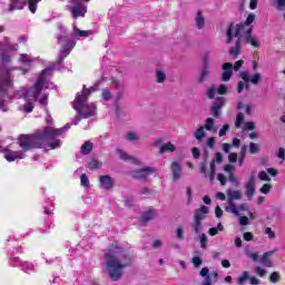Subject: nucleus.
I'll return each mask as SVG.
<instances>
[{
    "mask_svg": "<svg viewBox=\"0 0 285 285\" xmlns=\"http://www.w3.org/2000/svg\"><path fill=\"white\" fill-rule=\"evenodd\" d=\"M228 91V87L226 85H220L219 88L217 89L218 95H226Z\"/></svg>",
    "mask_w": 285,
    "mask_h": 285,
    "instance_id": "0e129e2a",
    "label": "nucleus"
},
{
    "mask_svg": "<svg viewBox=\"0 0 285 285\" xmlns=\"http://www.w3.org/2000/svg\"><path fill=\"white\" fill-rule=\"evenodd\" d=\"M209 168H210L209 180H210V181H214V179H215V174H216V165H215V161H212V163H210Z\"/></svg>",
    "mask_w": 285,
    "mask_h": 285,
    "instance_id": "49530a36",
    "label": "nucleus"
},
{
    "mask_svg": "<svg viewBox=\"0 0 285 285\" xmlns=\"http://www.w3.org/2000/svg\"><path fill=\"white\" fill-rule=\"evenodd\" d=\"M243 130H255V122L247 121L243 126Z\"/></svg>",
    "mask_w": 285,
    "mask_h": 285,
    "instance_id": "3c124183",
    "label": "nucleus"
},
{
    "mask_svg": "<svg viewBox=\"0 0 285 285\" xmlns=\"http://www.w3.org/2000/svg\"><path fill=\"white\" fill-rule=\"evenodd\" d=\"M171 173L174 181H179V179H181V165H179L177 161H174L171 164Z\"/></svg>",
    "mask_w": 285,
    "mask_h": 285,
    "instance_id": "412c9836",
    "label": "nucleus"
},
{
    "mask_svg": "<svg viewBox=\"0 0 285 285\" xmlns=\"http://www.w3.org/2000/svg\"><path fill=\"white\" fill-rule=\"evenodd\" d=\"M223 70H224L222 73L223 81H230V77H233V63L225 62L223 65Z\"/></svg>",
    "mask_w": 285,
    "mask_h": 285,
    "instance_id": "6ab92c4d",
    "label": "nucleus"
},
{
    "mask_svg": "<svg viewBox=\"0 0 285 285\" xmlns=\"http://www.w3.org/2000/svg\"><path fill=\"white\" fill-rule=\"evenodd\" d=\"M101 97H102L104 101H110V99L112 97L110 89H108V88L102 89Z\"/></svg>",
    "mask_w": 285,
    "mask_h": 285,
    "instance_id": "79ce46f5",
    "label": "nucleus"
},
{
    "mask_svg": "<svg viewBox=\"0 0 285 285\" xmlns=\"http://www.w3.org/2000/svg\"><path fill=\"white\" fill-rule=\"evenodd\" d=\"M191 155H193L194 159H199L202 153L199 151V148L194 147V148L191 149Z\"/></svg>",
    "mask_w": 285,
    "mask_h": 285,
    "instance_id": "bf43d9fd",
    "label": "nucleus"
},
{
    "mask_svg": "<svg viewBox=\"0 0 285 285\" xmlns=\"http://www.w3.org/2000/svg\"><path fill=\"white\" fill-rule=\"evenodd\" d=\"M35 62V58L28 53L20 55V63H22L23 67L20 68L22 70L23 75L26 72H30V69L32 68V63Z\"/></svg>",
    "mask_w": 285,
    "mask_h": 285,
    "instance_id": "ddd939ff",
    "label": "nucleus"
},
{
    "mask_svg": "<svg viewBox=\"0 0 285 285\" xmlns=\"http://www.w3.org/2000/svg\"><path fill=\"white\" fill-rule=\"evenodd\" d=\"M236 209L238 210V215H236V217H239L244 210H248V205L242 204L238 206V208L236 207Z\"/></svg>",
    "mask_w": 285,
    "mask_h": 285,
    "instance_id": "052dcab7",
    "label": "nucleus"
},
{
    "mask_svg": "<svg viewBox=\"0 0 285 285\" xmlns=\"http://www.w3.org/2000/svg\"><path fill=\"white\" fill-rule=\"evenodd\" d=\"M207 215L208 207L204 205L194 212V223L191 224V227L194 228L196 235H199V233H202V222H204Z\"/></svg>",
    "mask_w": 285,
    "mask_h": 285,
    "instance_id": "1a4fd4ad",
    "label": "nucleus"
},
{
    "mask_svg": "<svg viewBox=\"0 0 285 285\" xmlns=\"http://www.w3.org/2000/svg\"><path fill=\"white\" fill-rule=\"evenodd\" d=\"M274 255L275 250L264 253L261 257V264L266 268H273V261H271V257H273Z\"/></svg>",
    "mask_w": 285,
    "mask_h": 285,
    "instance_id": "a211bd4d",
    "label": "nucleus"
},
{
    "mask_svg": "<svg viewBox=\"0 0 285 285\" xmlns=\"http://www.w3.org/2000/svg\"><path fill=\"white\" fill-rule=\"evenodd\" d=\"M81 155H90L92 153V142L87 140L85 144L80 147Z\"/></svg>",
    "mask_w": 285,
    "mask_h": 285,
    "instance_id": "a878e982",
    "label": "nucleus"
},
{
    "mask_svg": "<svg viewBox=\"0 0 285 285\" xmlns=\"http://www.w3.org/2000/svg\"><path fill=\"white\" fill-rule=\"evenodd\" d=\"M215 92H216V89L214 87H209L207 90L208 99H215Z\"/></svg>",
    "mask_w": 285,
    "mask_h": 285,
    "instance_id": "13d9d810",
    "label": "nucleus"
},
{
    "mask_svg": "<svg viewBox=\"0 0 285 285\" xmlns=\"http://www.w3.org/2000/svg\"><path fill=\"white\" fill-rule=\"evenodd\" d=\"M253 233L246 232L243 234V238L245 239V242H253Z\"/></svg>",
    "mask_w": 285,
    "mask_h": 285,
    "instance_id": "338daca9",
    "label": "nucleus"
},
{
    "mask_svg": "<svg viewBox=\"0 0 285 285\" xmlns=\"http://www.w3.org/2000/svg\"><path fill=\"white\" fill-rule=\"evenodd\" d=\"M255 21V14L249 13L245 23L234 24L232 23L227 28L226 32V43H233V39H236L235 46L229 48V57L232 59H237L242 55V41L245 43H250L254 48H259V41L257 38L253 37V22Z\"/></svg>",
    "mask_w": 285,
    "mask_h": 285,
    "instance_id": "7ed1b4c3",
    "label": "nucleus"
},
{
    "mask_svg": "<svg viewBox=\"0 0 285 285\" xmlns=\"http://www.w3.org/2000/svg\"><path fill=\"white\" fill-rule=\"evenodd\" d=\"M228 130H230V125L228 124L224 125L218 132L219 137H226Z\"/></svg>",
    "mask_w": 285,
    "mask_h": 285,
    "instance_id": "a18cd8bd",
    "label": "nucleus"
},
{
    "mask_svg": "<svg viewBox=\"0 0 285 285\" xmlns=\"http://www.w3.org/2000/svg\"><path fill=\"white\" fill-rule=\"evenodd\" d=\"M130 264H132V256L120 245L112 244L105 253V265L112 282H119L124 276V268H128Z\"/></svg>",
    "mask_w": 285,
    "mask_h": 285,
    "instance_id": "20e7f679",
    "label": "nucleus"
},
{
    "mask_svg": "<svg viewBox=\"0 0 285 285\" xmlns=\"http://www.w3.org/2000/svg\"><path fill=\"white\" fill-rule=\"evenodd\" d=\"M228 180L234 185V186H239V180H237V178L235 177L234 173H230V175L228 176Z\"/></svg>",
    "mask_w": 285,
    "mask_h": 285,
    "instance_id": "864d4df0",
    "label": "nucleus"
},
{
    "mask_svg": "<svg viewBox=\"0 0 285 285\" xmlns=\"http://www.w3.org/2000/svg\"><path fill=\"white\" fill-rule=\"evenodd\" d=\"M70 126V124H66L61 128L45 127L36 134L20 135L18 137V146H20L21 150H12V153H20V155H13V161L26 159V153L33 150V148H43V146H49L51 150L61 148V139L57 137L68 132Z\"/></svg>",
    "mask_w": 285,
    "mask_h": 285,
    "instance_id": "f03ea898",
    "label": "nucleus"
},
{
    "mask_svg": "<svg viewBox=\"0 0 285 285\" xmlns=\"http://www.w3.org/2000/svg\"><path fill=\"white\" fill-rule=\"evenodd\" d=\"M13 49L14 47L12 46V43H10V40H8V38L4 39L3 43H0V58L2 63H10V61H12V58L10 57V55H8V52Z\"/></svg>",
    "mask_w": 285,
    "mask_h": 285,
    "instance_id": "9b49d317",
    "label": "nucleus"
},
{
    "mask_svg": "<svg viewBox=\"0 0 285 285\" xmlns=\"http://www.w3.org/2000/svg\"><path fill=\"white\" fill-rule=\"evenodd\" d=\"M215 144H217V140L215 139V137H210L207 139L208 148H215Z\"/></svg>",
    "mask_w": 285,
    "mask_h": 285,
    "instance_id": "680f3d73",
    "label": "nucleus"
},
{
    "mask_svg": "<svg viewBox=\"0 0 285 285\" xmlns=\"http://www.w3.org/2000/svg\"><path fill=\"white\" fill-rule=\"evenodd\" d=\"M259 150H261L259 144H257V142H250L249 144L250 155H257V153H259Z\"/></svg>",
    "mask_w": 285,
    "mask_h": 285,
    "instance_id": "4c0bfd02",
    "label": "nucleus"
},
{
    "mask_svg": "<svg viewBox=\"0 0 285 285\" xmlns=\"http://www.w3.org/2000/svg\"><path fill=\"white\" fill-rule=\"evenodd\" d=\"M239 77L245 81V83H253L254 86H257V83L262 81V73H255L250 77V72L248 70L242 71Z\"/></svg>",
    "mask_w": 285,
    "mask_h": 285,
    "instance_id": "f8f14e48",
    "label": "nucleus"
},
{
    "mask_svg": "<svg viewBox=\"0 0 285 285\" xmlns=\"http://www.w3.org/2000/svg\"><path fill=\"white\" fill-rule=\"evenodd\" d=\"M228 196V204L229 206L225 207L226 213H233V215H239V210H237V207L235 206V199H242V193L239 190H227Z\"/></svg>",
    "mask_w": 285,
    "mask_h": 285,
    "instance_id": "9d476101",
    "label": "nucleus"
},
{
    "mask_svg": "<svg viewBox=\"0 0 285 285\" xmlns=\"http://www.w3.org/2000/svg\"><path fill=\"white\" fill-rule=\"evenodd\" d=\"M153 217H155V210L154 209H148L147 212H145L140 218V223L146 225L148 224V222H150V219H153Z\"/></svg>",
    "mask_w": 285,
    "mask_h": 285,
    "instance_id": "b1692460",
    "label": "nucleus"
},
{
    "mask_svg": "<svg viewBox=\"0 0 285 285\" xmlns=\"http://www.w3.org/2000/svg\"><path fill=\"white\" fill-rule=\"evenodd\" d=\"M156 81L158 83H164L166 81V73L159 69L156 70Z\"/></svg>",
    "mask_w": 285,
    "mask_h": 285,
    "instance_id": "72a5a7b5",
    "label": "nucleus"
},
{
    "mask_svg": "<svg viewBox=\"0 0 285 285\" xmlns=\"http://www.w3.org/2000/svg\"><path fill=\"white\" fill-rule=\"evenodd\" d=\"M244 253L248 259H252V262H257V259H259V254L253 252L250 248H246Z\"/></svg>",
    "mask_w": 285,
    "mask_h": 285,
    "instance_id": "cd10ccee",
    "label": "nucleus"
},
{
    "mask_svg": "<svg viewBox=\"0 0 285 285\" xmlns=\"http://www.w3.org/2000/svg\"><path fill=\"white\" fill-rule=\"evenodd\" d=\"M228 161H229L230 164H236V163H237V154L230 153V154L228 155Z\"/></svg>",
    "mask_w": 285,
    "mask_h": 285,
    "instance_id": "69168bd1",
    "label": "nucleus"
},
{
    "mask_svg": "<svg viewBox=\"0 0 285 285\" xmlns=\"http://www.w3.org/2000/svg\"><path fill=\"white\" fill-rule=\"evenodd\" d=\"M155 173V168L153 167H146L139 170L132 171L135 179H140L141 181L148 179L149 175H153Z\"/></svg>",
    "mask_w": 285,
    "mask_h": 285,
    "instance_id": "2eb2a0df",
    "label": "nucleus"
},
{
    "mask_svg": "<svg viewBox=\"0 0 285 285\" xmlns=\"http://www.w3.org/2000/svg\"><path fill=\"white\" fill-rule=\"evenodd\" d=\"M244 115L242 112H239L236 117V121H235V128H242V124H244Z\"/></svg>",
    "mask_w": 285,
    "mask_h": 285,
    "instance_id": "37998d69",
    "label": "nucleus"
},
{
    "mask_svg": "<svg viewBox=\"0 0 285 285\" xmlns=\"http://www.w3.org/2000/svg\"><path fill=\"white\" fill-rule=\"evenodd\" d=\"M265 234L267 235L268 239H275V232L271 227L265 228Z\"/></svg>",
    "mask_w": 285,
    "mask_h": 285,
    "instance_id": "603ef678",
    "label": "nucleus"
},
{
    "mask_svg": "<svg viewBox=\"0 0 285 285\" xmlns=\"http://www.w3.org/2000/svg\"><path fill=\"white\" fill-rule=\"evenodd\" d=\"M208 68H210V66L208 65V57H205L204 58V67L200 72V76L198 78L199 83H204V81H206V78L208 77V73H209Z\"/></svg>",
    "mask_w": 285,
    "mask_h": 285,
    "instance_id": "4be33fe9",
    "label": "nucleus"
},
{
    "mask_svg": "<svg viewBox=\"0 0 285 285\" xmlns=\"http://www.w3.org/2000/svg\"><path fill=\"white\" fill-rule=\"evenodd\" d=\"M89 170H97V168H101V163L97 159H91L88 164Z\"/></svg>",
    "mask_w": 285,
    "mask_h": 285,
    "instance_id": "f704fd0d",
    "label": "nucleus"
},
{
    "mask_svg": "<svg viewBox=\"0 0 285 285\" xmlns=\"http://www.w3.org/2000/svg\"><path fill=\"white\" fill-rule=\"evenodd\" d=\"M273 8H276L279 12H282L285 8V0H271Z\"/></svg>",
    "mask_w": 285,
    "mask_h": 285,
    "instance_id": "c756f323",
    "label": "nucleus"
},
{
    "mask_svg": "<svg viewBox=\"0 0 285 285\" xmlns=\"http://www.w3.org/2000/svg\"><path fill=\"white\" fill-rule=\"evenodd\" d=\"M244 66V60H238L235 62L233 69L235 70V72L239 71V69Z\"/></svg>",
    "mask_w": 285,
    "mask_h": 285,
    "instance_id": "e2e57ef3",
    "label": "nucleus"
},
{
    "mask_svg": "<svg viewBox=\"0 0 285 285\" xmlns=\"http://www.w3.org/2000/svg\"><path fill=\"white\" fill-rule=\"evenodd\" d=\"M277 157L281 159V164H284L285 161V149L284 147H281L277 151Z\"/></svg>",
    "mask_w": 285,
    "mask_h": 285,
    "instance_id": "09e8293b",
    "label": "nucleus"
},
{
    "mask_svg": "<svg viewBox=\"0 0 285 285\" xmlns=\"http://www.w3.org/2000/svg\"><path fill=\"white\" fill-rule=\"evenodd\" d=\"M97 90H99V82L90 88H86V85H83L82 94L78 92L76 95L72 108L78 112V116L71 119L72 126H78L81 119H90V117H95L97 112V105L95 102L88 104V97H90L92 92H97Z\"/></svg>",
    "mask_w": 285,
    "mask_h": 285,
    "instance_id": "39448f33",
    "label": "nucleus"
},
{
    "mask_svg": "<svg viewBox=\"0 0 285 285\" xmlns=\"http://www.w3.org/2000/svg\"><path fill=\"white\" fill-rule=\"evenodd\" d=\"M258 178L262 181H271V176H268V174L266 171H259L258 173Z\"/></svg>",
    "mask_w": 285,
    "mask_h": 285,
    "instance_id": "de8ad7c7",
    "label": "nucleus"
},
{
    "mask_svg": "<svg viewBox=\"0 0 285 285\" xmlns=\"http://www.w3.org/2000/svg\"><path fill=\"white\" fill-rule=\"evenodd\" d=\"M255 273H256V275H258V277H264L267 272H266V269H264V268L257 266V267L255 268Z\"/></svg>",
    "mask_w": 285,
    "mask_h": 285,
    "instance_id": "5fc2aeb1",
    "label": "nucleus"
},
{
    "mask_svg": "<svg viewBox=\"0 0 285 285\" xmlns=\"http://www.w3.org/2000/svg\"><path fill=\"white\" fill-rule=\"evenodd\" d=\"M0 153L3 155L4 159H7V161L12 163L14 161L13 155H21V153H13L12 149H10V147H2L0 145Z\"/></svg>",
    "mask_w": 285,
    "mask_h": 285,
    "instance_id": "aec40b11",
    "label": "nucleus"
},
{
    "mask_svg": "<svg viewBox=\"0 0 285 285\" xmlns=\"http://www.w3.org/2000/svg\"><path fill=\"white\" fill-rule=\"evenodd\" d=\"M99 184L102 190H112V188H115V180L112 177H110V175L100 176Z\"/></svg>",
    "mask_w": 285,
    "mask_h": 285,
    "instance_id": "dca6fc26",
    "label": "nucleus"
},
{
    "mask_svg": "<svg viewBox=\"0 0 285 285\" xmlns=\"http://www.w3.org/2000/svg\"><path fill=\"white\" fill-rule=\"evenodd\" d=\"M213 126H215V119L207 118L205 121V128L209 131L213 130L214 132H217V128H214Z\"/></svg>",
    "mask_w": 285,
    "mask_h": 285,
    "instance_id": "2f4dec72",
    "label": "nucleus"
},
{
    "mask_svg": "<svg viewBox=\"0 0 285 285\" xmlns=\"http://www.w3.org/2000/svg\"><path fill=\"white\" fill-rule=\"evenodd\" d=\"M199 242H200V248L206 250V248H208V236H206V234H202L199 236Z\"/></svg>",
    "mask_w": 285,
    "mask_h": 285,
    "instance_id": "c9c22d12",
    "label": "nucleus"
},
{
    "mask_svg": "<svg viewBox=\"0 0 285 285\" xmlns=\"http://www.w3.org/2000/svg\"><path fill=\"white\" fill-rule=\"evenodd\" d=\"M279 279H282V276H279V272H274L269 276V282L272 284H277V282H279Z\"/></svg>",
    "mask_w": 285,
    "mask_h": 285,
    "instance_id": "a19ab883",
    "label": "nucleus"
},
{
    "mask_svg": "<svg viewBox=\"0 0 285 285\" xmlns=\"http://www.w3.org/2000/svg\"><path fill=\"white\" fill-rule=\"evenodd\" d=\"M223 230H224V225L219 223L216 227L209 228L208 234L210 235V237H215V235H217L218 233H222Z\"/></svg>",
    "mask_w": 285,
    "mask_h": 285,
    "instance_id": "c85d7f7f",
    "label": "nucleus"
},
{
    "mask_svg": "<svg viewBox=\"0 0 285 285\" xmlns=\"http://www.w3.org/2000/svg\"><path fill=\"white\" fill-rule=\"evenodd\" d=\"M195 21H196V28L198 30H204V27L206 26V18H204V13L202 11L197 12L195 17Z\"/></svg>",
    "mask_w": 285,
    "mask_h": 285,
    "instance_id": "5701e85b",
    "label": "nucleus"
},
{
    "mask_svg": "<svg viewBox=\"0 0 285 285\" xmlns=\"http://www.w3.org/2000/svg\"><path fill=\"white\" fill-rule=\"evenodd\" d=\"M90 0H71L70 4L68 6L69 12L73 19H79V17H86V12H88V7L85 3H88Z\"/></svg>",
    "mask_w": 285,
    "mask_h": 285,
    "instance_id": "423d86ee",
    "label": "nucleus"
},
{
    "mask_svg": "<svg viewBox=\"0 0 285 285\" xmlns=\"http://www.w3.org/2000/svg\"><path fill=\"white\" fill-rule=\"evenodd\" d=\"M226 104V98L225 97H218L216 98V100L214 101L210 110L213 112V117L218 118L219 115H222V108H224Z\"/></svg>",
    "mask_w": 285,
    "mask_h": 285,
    "instance_id": "4468645a",
    "label": "nucleus"
},
{
    "mask_svg": "<svg viewBox=\"0 0 285 285\" xmlns=\"http://www.w3.org/2000/svg\"><path fill=\"white\" fill-rule=\"evenodd\" d=\"M41 0H11L9 4V12H14V10H23L26 6H29L30 12L35 14L37 12V3Z\"/></svg>",
    "mask_w": 285,
    "mask_h": 285,
    "instance_id": "0eeeda50",
    "label": "nucleus"
},
{
    "mask_svg": "<svg viewBox=\"0 0 285 285\" xmlns=\"http://www.w3.org/2000/svg\"><path fill=\"white\" fill-rule=\"evenodd\" d=\"M224 160V156L222 155V153H216L215 157H214V164H222V161Z\"/></svg>",
    "mask_w": 285,
    "mask_h": 285,
    "instance_id": "6e6d98bb",
    "label": "nucleus"
},
{
    "mask_svg": "<svg viewBox=\"0 0 285 285\" xmlns=\"http://www.w3.org/2000/svg\"><path fill=\"white\" fill-rule=\"evenodd\" d=\"M250 277V272H244L236 281V284L244 285L246 281Z\"/></svg>",
    "mask_w": 285,
    "mask_h": 285,
    "instance_id": "7c9ffc66",
    "label": "nucleus"
},
{
    "mask_svg": "<svg viewBox=\"0 0 285 285\" xmlns=\"http://www.w3.org/2000/svg\"><path fill=\"white\" fill-rule=\"evenodd\" d=\"M206 137V131L204 130V127H199L195 132V139L197 141H202Z\"/></svg>",
    "mask_w": 285,
    "mask_h": 285,
    "instance_id": "473e14b6",
    "label": "nucleus"
},
{
    "mask_svg": "<svg viewBox=\"0 0 285 285\" xmlns=\"http://www.w3.org/2000/svg\"><path fill=\"white\" fill-rule=\"evenodd\" d=\"M17 253H21L19 248H16V252L11 253L9 264L14 268H21L23 273H32L35 271V264L19 259Z\"/></svg>",
    "mask_w": 285,
    "mask_h": 285,
    "instance_id": "6e6552de",
    "label": "nucleus"
},
{
    "mask_svg": "<svg viewBox=\"0 0 285 285\" xmlns=\"http://www.w3.org/2000/svg\"><path fill=\"white\" fill-rule=\"evenodd\" d=\"M80 184L83 186V188H90V180L88 179V176L86 174H82L80 176Z\"/></svg>",
    "mask_w": 285,
    "mask_h": 285,
    "instance_id": "58836bf2",
    "label": "nucleus"
},
{
    "mask_svg": "<svg viewBox=\"0 0 285 285\" xmlns=\"http://www.w3.org/2000/svg\"><path fill=\"white\" fill-rule=\"evenodd\" d=\"M191 264L195 266V268H199L202 264H204V261H202V257L194 256L191 259Z\"/></svg>",
    "mask_w": 285,
    "mask_h": 285,
    "instance_id": "c03bdc74",
    "label": "nucleus"
},
{
    "mask_svg": "<svg viewBox=\"0 0 285 285\" xmlns=\"http://www.w3.org/2000/svg\"><path fill=\"white\" fill-rule=\"evenodd\" d=\"M244 88H246L247 90H250V85L249 82H246V81H238V85H237V92L238 94H242Z\"/></svg>",
    "mask_w": 285,
    "mask_h": 285,
    "instance_id": "e433bc0d",
    "label": "nucleus"
},
{
    "mask_svg": "<svg viewBox=\"0 0 285 285\" xmlns=\"http://www.w3.org/2000/svg\"><path fill=\"white\" fill-rule=\"evenodd\" d=\"M58 30L57 42L61 46L58 61L51 67L43 69L31 88L27 89L22 87L18 91H13L14 69H2L0 71V97L2 99L0 100V110H2V112H8L7 101L12 99H26L27 104L19 107V110H23L24 112H32L35 109L32 104H35V101H39L41 106H48V94L46 90L53 88L55 85L46 80V75H50L51 70H59V66L63 68V59H66L77 46L72 38H88L92 35V30H80L77 28V23H72L71 37L68 35V29L63 27V24H59Z\"/></svg>",
    "mask_w": 285,
    "mask_h": 285,
    "instance_id": "f257e3e1",
    "label": "nucleus"
},
{
    "mask_svg": "<svg viewBox=\"0 0 285 285\" xmlns=\"http://www.w3.org/2000/svg\"><path fill=\"white\" fill-rule=\"evenodd\" d=\"M176 147L171 142H166L160 147L159 154L164 155V153H175Z\"/></svg>",
    "mask_w": 285,
    "mask_h": 285,
    "instance_id": "bb28decb",
    "label": "nucleus"
},
{
    "mask_svg": "<svg viewBox=\"0 0 285 285\" xmlns=\"http://www.w3.org/2000/svg\"><path fill=\"white\" fill-rule=\"evenodd\" d=\"M271 188H272V186L269 184H265L261 188V193H263V195H268V193H271Z\"/></svg>",
    "mask_w": 285,
    "mask_h": 285,
    "instance_id": "4d7b16f0",
    "label": "nucleus"
},
{
    "mask_svg": "<svg viewBox=\"0 0 285 285\" xmlns=\"http://www.w3.org/2000/svg\"><path fill=\"white\" fill-rule=\"evenodd\" d=\"M202 285H213V279L210 278V276H205Z\"/></svg>",
    "mask_w": 285,
    "mask_h": 285,
    "instance_id": "774afa93",
    "label": "nucleus"
},
{
    "mask_svg": "<svg viewBox=\"0 0 285 285\" xmlns=\"http://www.w3.org/2000/svg\"><path fill=\"white\" fill-rule=\"evenodd\" d=\"M126 139H127V141H138L139 136L135 131H129L126 134Z\"/></svg>",
    "mask_w": 285,
    "mask_h": 285,
    "instance_id": "ea45409f",
    "label": "nucleus"
},
{
    "mask_svg": "<svg viewBox=\"0 0 285 285\" xmlns=\"http://www.w3.org/2000/svg\"><path fill=\"white\" fill-rule=\"evenodd\" d=\"M118 155H119L120 159H122L124 161H132L134 164H139V160H137L132 156H129L128 154H126V151H124L121 149L118 150Z\"/></svg>",
    "mask_w": 285,
    "mask_h": 285,
    "instance_id": "393cba45",
    "label": "nucleus"
},
{
    "mask_svg": "<svg viewBox=\"0 0 285 285\" xmlns=\"http://www.w3.org/2000/svg\"><path fill=\"white\" fill-rule=\"evenodd\" d=\"M245 195L249 202L255 197V176H250L245 184Z\"/></svg>",
    "mask_w": 285,
    "mask_h": 285,
    "instance_id": "f3484780",
    "label": "nucleus"
},
{
    "mask_svg": "<svg viewBox=\"0 0 285 285\" xmlns=\"http://www.w3.org/2000/svg\"><path fill=\"white\" fill-rule=\"evenodd\" d=\"M176 237H177V239H180L181 242H184V239H186V237L184 236V228H181V227L177 228Z\"/></svg>",
    "mask_w": 285,
    "mask_h": 285,
    "instance_id": "8fccbe9b",
    "label": "nucleus"
}]
</instances>
